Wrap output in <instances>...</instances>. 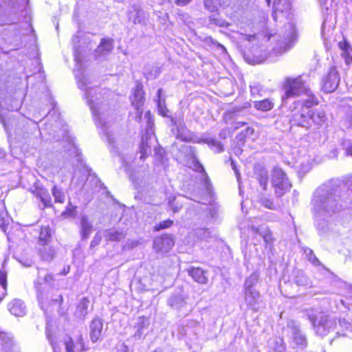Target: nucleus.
<instances>
[{
	"instance_id": "412c9836",
	"label": "nucleus",
	"mask_w": 352,
	"mask_h": 352,
	"mask_svg": "<svg viewBox=\"0 0 352 352\" xmlns=\"http://www.w3.org/2000/svg\"><path fill=\"white\" fill-rule=\"evenodd\" d=\"M113 41L111 38L102 39L100 44L96 50V56H104L108 54L113 50Z\"/></svg>"
},
{
	"instance_id": "7c9ffc66",
	"label": "nucleus",
	"mask_w": 352,
	"mask_h": 352,
	"mask_svg": "<svg viewBox=\"0 0 352 352\" xmlns=\"http://www.w3.org/2000/svg\"><path fill=\"white\" fill-rule=\"evenodd\" d=\"M260 274L257 271L254 272L252 274L248 277L244 282L243 290H254V287L258 283Z\"/></svg>"
},
{
	"instance_id": "e433bc0d",
	"label": "nucleus",
	"mask_w": 352,
	"mask_h": 352,
	"mask_svg": "<svg viewBox=\"0 0 352 352\" xmlns=\"http://www.w3.org/2000/svg\"><path fill=\"white\" fill-rule=\"evenodd\" d=\"M204 7L209 12H217L219 8L222 5L221 0H204Z\"/></svg>"
},
{
	"instance_id": "13d9d810",
	"label": "nucleus",
	"mask_w": 352,
	"mask_h": 352,
	"mask_svg": "<svg viewBox=\"0 0 352 352\" xmlns=\"http://www.w3.org/2000/svg\"><path fill=\"white\" fill-rule=\"evenodd\" d=\"M177 6H185L190 3L192 0H173Z\"/></svg>"
},
{
	"instance_id": "f257e3e1",
	"label": "nucleus",
	"mask_w": 352,
	"mask_h": 352,
	"mask_svg": "<svg viewBox=\"0 0 352 352\" xmlns=\"http://www.w3.org/2000/svg\"><path fill=\"white\" fill-rule=\"evenodd\" d=\"M316 226L322 234L327 231V219L343 207L340 202L338 189L322 186L317 189L312 199Z\"/></svg>"
},
{
	"instance_id": "a18cd8bd",
	"label": "nucleus",
	"mask_w": 352,
	"mask_h": 352,
	"mask_svg": "<svg viewBox=\"0 0 352 352\" xmlns=\"http://www.w3.org/2000/svg\"><path fill=\"white\" fill-rule=\"evenodd\" d=\"M196 235L201 240H207L210 236V232L208 228H199L197 230Z\"/></svg>"
},
{
	"instance_id": "1a4fd4ad",
	"label": "nucleus",
	"mask_w": 352,
	"mask_h": 352,
	"mask_svg": "<svg viewBox=\"0 0 352 352\" xmlns=\"http://www.w3.org/2000/svg\"><path fill=\"white\" fill-rule=\"evenodd\" d=\"M174 244L173 236L165 234L154 239L153 248L156 252L166 253L172 249Z\"/></svg>"
},
{
	"instance_id": "c9c22d12",
	"label": "nucleus",
	"mask_w": 352,
	"mask_h": 352,
	"mask_svg": "<svg viewBox=\"0 0 352 352\" xmlns=\"http://www.w3.org/2000/svg\"><path fill=\"white\" fill-rule=\"evenodd\" d=\"M176 137L177 138L180 139L184 142L191 141V137L188 131L186 129L185 126L182 125V124L177 126V133L176 134Z\"/></svg>"
},
{
	"instance_id": "4d7b16f0",
	"label": "nucleus",
	"mask_w": 352,
	"mask_h": 352,
	"mask_svg": "<svg viewBox=\"0 0 352 352\" xmlns=\"http://www.w3.org/2000/svg\"><path fill=\"white\" fill-rule=\"evenodd\" d=\"M346 121L349 123V126L352 128V107L347 111Z\"/></svg>"
},
{
	"instance_id": "de8ad7c7",
	"label": "nucleus",
	"mask_w": 352,
	"mask_h": 352,
	"mask_svg": "<svg viewBox=\"0 0 352 352\" xmlns=\"http://www.w3.org/2000/svg\"><path fill=\"white\" fill-rule=\"evenodd\" d=\"M164 155L165 151L162 147H157L155 148V157L162 163H164Z\"/></svg>"
},
{
	"instance_id": "b1692460",
	"label": "nucleus",
	"mask_w": 352,
	"mask_h": 352,
	"mask_svg": "<svg viewBox=\"0 0 352 352\" xmlns=\"http://www.w3.org/2000/svg\"><path fill=\"white\" fill-rule=\"evenodd\" d=\"M89 305V300L87 298L84 297L80 299L77 305L75 316L80 319H85L88 314Z\"/></svg>"
},
{
	"instance_id": "4be33fe9",
	"label": "nucleus",
	"mask_w": 352,
	"mask_h": 352,
	"mask_svg": "<svg viewBox=\"0 0 352 352\" xmlns=\"http://www.w3.org/2000/svg\"><path fill=\"white\" fill-rule=\"evenodd\" d=\"M32 192L38 197L40 198L41 201L43 202L44 207H50L51 204V197L48 192V191L43 188V187H35V189L32 191Z\"/></svg>"
},
{
	"instance_id": "09e8293b",
	"label": "nucleus",
	"mask_w": 352,
	"mask_h": 352,
	"mask_svg": "<svg viewBox=\"0 0 352 352\" xmlns=\"http://www.w3.org/2000/svg\"><path fill=\"white\" fill-rule=\"evenodd\" d=\"M210 24L215 25L223 27L225 25V21L221 19H219L215 14L211 15L209 17Z\"/></svg>"
},
{
	"instance_id": "393cba45",
	"label": "nucleus",
	"mask_w": 352,
	"mask_h": 352,
	"mask_svg": "<svg viewBox=\"0 0 352 352\" xmlns=\"http://www.w3.org/2000/svg\"><path fill=\"white\" fill-rule=\"evenodd\" d=\"M327 120L326 113L324 110L322 109H315V110H311L310 113V120H312V122L318 125V126H322L323 124L325 123Z\"/></svg>"
},
{
	"instance_id": "bf43d9fd",
	"label": "nucleus",
	"mask_w": 352,
	"mask_h": 352,
	"mask_svg": "<svg viewBox=\"0 0 352 352\" xmlns=\"http://www.w3.org/2000/svg\"><path fill=\"white\" fill-rule=\"evenodd\" d=\"M7 12V2L3 1L2 3H0V17L5 14Z\"/></svg>"
},
{
	"instance_id": "c756f323",
	"label": "nucleus",
	"mask_w": 352,
	"mask_h": 352,
	"mask_svg": "<svg viewBox=\"0 0 352 352\" xmlns=\"http://www.w3.org/2000/svg\"><path fill=\"white\" fill-rule=\"evenodd\" d=\"M52 237V230L49 226L41 228L38 237V243L40 245L49 244Z\"/></svg>"
},
{
	"instance_id": "7ed1b4c3",
	"label": "nucleus",
	"mask_w": 352,
	"mask_h": 352,
	"mask_svg": "<svg viewBox=\"0 0 352 352\" xmlns=\"http://www.w3.org/2000/svg\"><path fill=\"white\" fill-rule=\"evenodd\" d=\"M283 89L285 94L282 96L283 102H286L289 98L300 96L304 93L309 94V89L305 86L300 76L295 78H287L283 85Z\"/></svg>"
},
{
	"instance_id": "6e6552de",
	"label": "nucleus",
	"mask_w": 352,
	"mask_h": 352,
	"mask_svg": "<svg viewBox=\"0 0 352 352\" xmlns=\"http://www.w3.org/2000/svg\"><path fill=\"white\" fill-rule=\"evenodd\" d=\"M156 140L153 130L151 127H147L142 137V142L140 146V158L144 159L151 153V146L155 143Z\"/></svg>"
},
{
	"instance_id": "5fc2aeb1",
	"label": "nucleus",
	"mask_w": 352,
	"mask_h": 352,
	"mask_svg": "<svg viewBox=\"0 0 352 352\" xmlns=\"http://www.w3.org/2000/svg\"><path fill=\"white\" fill-rule=\"evenodd\" d=\"M338 45L340 49L342 50V52L349 51L351 49L349 43L346 41H344L343 42H340Z\"/></svg>"
},
{
	"instance_id": "c85d7f7f",
	"label": "nucleus",
	"mask_w": 352,
	"mask_h": 352,
	"mask_svg": "<svg viewBox=\"0 0 352 352\" xmlns=\"http://www.w3.org/2000/svg\"><path fill=\"white\" fill-rule=\"evenodd\" d=\"M285 28L287 29V32L284 34L285 43L289 45L296 40V32L294 25L292 23H288L285 25ZM290 46H288V48Z\"/></svg>"
},
{
	"instance_id": "ddd939ff",
	"label": "nucleus",
	"mask_w": 352,
	"mask_h": 352,
	"mask_svg": "<svg viewBox=\"0 0 352 352\" xmlns=\"http://www.w3.org/2000/svg\"><path fill=\"white\" fill-rule=\"evenodd\" d=\"M104 321L99 317L94 318L89 324V336L93 342L101 338L103 333Z\"/></svg>"
},
{
	"instance_id": "bb28decb",
	"label": "nucleus",
	"mask_w": 352,
	"mask_h": 352,
	"mask_svg": "<svg viewBox=\"0 0 352 352\" xmlns=\"http://www.w3.org/2000/svg\"><path fill=\"white\" fill-rule=\"evenodd\" d=\"M93 230V225L88 221L86 216H82L80 219V234L82 239H86Z\"/></svg>"
},
{
	"instance_id": "cd10ccee",
	"label": "nucleus",
	"mask_w": 352,
	"mask_h": 352,
	"mask_svg": "<svg viewBox=\"0 0 352 352\" xmlns=\"http://www.w3.org/2000/svg\"><path fill=\"white\" fill-rule=\"evenodd\" d=\"M125 236V234L122 231L115 229L107 230L104 232V237L107 241H120Z\"/></svg>"
},
{
	"instance_id": "6e6d98bb",
	"label": "nucleus",
	"mask_w": 352,
	"mask_h": 352,
	"mask_svg": "<svg viewBox=\"0 0 352 352\" xmlns=\"http://www.w3.org/2000/svg\"><path fill=\"white\" fill-rule=\"evenodd\" d=\"M44 282L52 285L54 282V278L52 274H47L44 277Z\"/></svg>"
},
{
	"instance_id": "20e7f679",
	"label": "nucleus",
	"mask_w": 352,
	"mask_h": 352,
	"mask_svg": "<svg viewBox=\"0 0 352 352\" xmlns=\"http://www.w3.org/2000/svg\"><path fill=\"white\" fill-rule=\"evenodd\" d=\"M272 184L275 190V194L278 197L283 196L288 191L292 185L284 171L278 167L273 169L272 175Z\"/></svg>"
},
{
	"instance_id": "052dcab7",
	"label": "nucleus",
	"mask_w": 352,
	"mask_h": 352,
	"mask_svg": "<svg viewBox=\"0 0 352 352\" xmlns=\"http://www.w3.org/2000/svg\"><path fill=\"white\" fill-rule=\"evenodd\" d=\"M345 151L347 155L352 156V142L345 144Z\"/></svg>"
},
{
	"instance_id": "338daca9",
	"label": "nucleus",
	"mask_w": 352,
	"mask_h": 352,
	"mask_svg": "<svg viewBox=\"0 0 352 352\" xmlns=\"http://www.w3.org/2000/svg\"><path fill=\"white\" fill-rule=\"evenodd\" d=\"M74 208H70L68 206L65 213L67 214L68 216H73L74 214Z\"/></svg>"
},
{
	"instance_id": "f8f14e48",
	"label": "nucleus",
	"mask_w": 352,
	"mask_h": 352,
	"mask_svg": "<svg viewBox=\"0 0 352 352\" xmlns=\"http://www.w3.org/2000/svg\"><path fill=\"white\" fill-rule=\"evenodd\" d=\"M311 110L307 107H301L300 109L294 111L292 115V122L302 127L310 126Z\"/></svg>"
},
{
	"instance_id": "39448f33",
	"label": "nucleus",
	"mask_w": 352,
	"mask_h": 352,
	"mask_svg": "<svg viewBox=\"0 0 352 352\" xmlns=\"http://www.w3.org/2000/svg\"><path fill=\"white\" fill-rule=\"evenodd\" d=\"M317 335L323 337L333 330L336 326V321L327 315L320 314L319 316L309 317Z\"/></svg>"
},
{
	"instance_id": "f704fd0d",
	"label": "nucleus",
	"mask_w": 352,
	"mask_h": 352,
	"mask_svg": "<svg viewBox=\"0 0 352 352\" xmlns=\"http://www.w3.org/2000/svg\"><path fill=\"white\" fill-rule=\"evenodd\" d=\"M254 107L258 110H261L262 111H267L273 108L274 104L270 100L265 99L263 100L254 102Z\"/></svg>"
},
{
	"instance_id": "72a5a7b5",
	"label": "nucleus",
	"mask_w": 352,
	"mask_h": 352,
	"mask_svg": "<svg viewBox=\"0 0 352 352\" xmlns=\"http://www.w3.org/2000/svg\"><path fill=\"white\" fill-rule=\"evenodd\" d=\"M302 95L306 96V98L302 100V107H307L309 109L318 104L317 99L313 95L311 91L309 89V94L304 93Z\"/></svg>"
},
{
	"instance_id": "603ef678",
	"label": "nucleus",
	"mask_w": 352,
	"mask_h": 352,
	"mask_svg": "<svg viewBox=\"0 0 352 352\" xmlns=\"http://www.w3.org/2000/svg\"><path fill=\"white\" fill-rule=\"evenodd\" d=\"M102 240V236L96 233L90 243V248H93L98 245Z\"/></svg>"
},
{
	"instance_id": "37998d69",
	"label": "nucleus",
	"mask_w": 352,
	"mask_h": 352,
	"mask_svg": "<svg viewBox=\"0 0 352 352\" xmlns=\"http://www.w3.org/2000/svg\"><path fill=\"white\" fill-rule=\"evenodd\" d=\"M309 279L301 272H298L295 277V283L298 285H308L309 284Z\"/></svg>"
},
{
	"instance_id": "58836bf2",
	"label": "nucleus",
	"mask_w": 352,
	"mask_h": 352,
	"mask_svg": "<svg viewBox=\"0 0 352 352\" xmlns=\"http://www.w3.org/2000/svg\"><path fill=\"white\" fill-rule=\"evenodd\" d=\"M52 193L56 202L61 204L64 202L65 196L60 188H58L56 186H54L52 190Z\"/></svg>"
},
{
	"instance_id": "864d4df0",
	"label": "nucleus",
	"mask_w": 352,
	"mask_h": 352,
	"mask_svg": "<svg viewBox=\"0 0 352 352\" xmlns=\"http://www.w3.org/2000/svg\"><path fill=\"white\" fill-rule=\"evenodd\" d=\"M342 56L344 59V61H345L346 65H350L351 63V62H352V57L350 55L349 50L346 51V52H342Z\"/></svg>"
},
{
	"instance_id": "c03bdc74",
	"label": "nucleus",
	"mask_w": 352,
	"mask_h": 352,
	"mask_svg": "<svg viewBox=\"0 0 352 352\" xmlns=\"http://www.w3.org/2000/svg\"><path fill=\"white\" fill-rule=\"evenodd\" d=\"M173 224V221L170 219H167L163 221L160 222L156 224L154 227L155 231H160L163 229L168 228Z\"/></svg>"
},
{
	"instance_id": "69168bd1",
	"label": "nucleus",
	"mask_w": 352,
	"mask_h": 352,
	"mask_svg": "<svg viewBox=\"0 0 352 352\" xmlns=\"http://www.w3.org/2000/svg\"><path fill=\"white\" fill-rule=\"evenodd\" d=\"M192 324H195L196 327H195V333L197 335L198 333H200L201 330L202 329V327L200 326L199 324H198L197 322H192Z\"/></svg>"
},
{
	"instance_id": "ea45409f",
	"label": "nucleus",
	"mask_w": 352,
	"mask_h": 352,
	"mask_svg": "<svg viewBox=\"0 0 352 352\" xmlns=\"http://www.w3.org/2000/svg\"><path fill=\"white\" fill-rule=\"evenodd\" d=\"M201 142L208 144L210 146L214 148L215 152H221L223 148L222 145L216 140L212 138H206L202 140Z\"/></svg>"
},
{
	"instance_id": "4468645a",
	"label": "nucleus",
	"mask_w": 352,
	"mask_h": 352,
	"mask_svg": "<svg viewBox=\"0 0 352 352\" xmlns=\"http://www.w3.org/2000/svg\"><path fill=\"white\" fill-rule=\"evenodd\" d=\"M131 100L132 105L137 110L138 117L140 118L142 113V107L144 102V93L141 84L136 86Z\"/></svg>"
},
{
	"instance_id": "3c124183",
	"label": "nucleus",
	"mask_w": 352,
	"mask_h": 352,
	"mask_svg": "<svg viewBox=\"0 0 352 352\" xmlns=\"http://www.w3.org/2000/svg\"><path fill=\"white\" fill-rule=\"evenodd\" d=\"M65 349L67 352H74V342L72 338H68L65 340Z\"/></svg>"
},
{
	"instance_id": "49530a36",
	"label": "nucleus",
	"mask_w": 352,
	"mask_h": 352,
	"mask_svg": "<svg viewBox=\"0 0 352 352\" xmlns=\"http://www.w3.org/2000/svg\"><path fill=\"white\" fill-rule=\"evenodd\" d=\"M262 87L258 83H254L252 85H250V92L251 94L254 96H261Z\"/></svg>"
},
{
	"instance_id": "473e14b6",
	"label": "nucleus",
	"mask_w": 352,
	"mask_h": 352,
	"mask_svg": "<svg viewBox=\"0 0 352 352\" xmlns=\"http://www.w3.org/2000/svg\"><path fill=\"white\" fill-rule=\"evenodd\" d=\"M162 89H159L157 91V99L155 100L157 102V107L160 114L163 116H166L168 112V109L165 105V99L162 97Z\"/></svg>"
},
{
	"instance_id": "f03ea898",
	"label": "nucleus",
	"mask_w": 352,
	"mask_h": 352,
	"mask_svg": "<svg viewBox=\"0 0 352 352\" xmlns=\"http://www.w3.org/2000/svg\"><path fill=\"white\" fill-rule=\"evenodd\" d=\"M89 79L87 76H83L82 79L78 80V87L85 91V98L89 106L93 115L103 131L104 134L107 137L109 143L113 142V135L108 131L109 126L103 120L104 111L107 109V104L104 103V96L102 94L101 89L96 87H89Z\"/></svg>"
},
{
	"instance_id": "a211bd4d",
	"label": "nucleus",
	"mask_w": 352,
	"mask_h": 352,
	"mask_svg": "<svg viewBox=\"0 0 352 352\" xmlns=\"http://www.w3.org/2000/svg\"><path fill=\"white\" fill-rule=\"evenodd\" d=\"M251 230L253 234L261 237L266 244H270L272 241V236L271 232L268 230V228L263 224L259 227H256L254 225L251 226Z\"/></svg>"
},
{
	"instance_id": "774afa93",
	"label": "nucleus",
	"mask_w": 352,
	"mask_h": 352,
	"mask_svg": "<svg viewBox=\"0 0 352 352\" xmlns=\"http://www.w3.org/2000/svg\"><path fill=\"white\" fill-rule=\"evenodd\" d=\"M175 201V197H170L168 199V206H172L173 204H174Z\"/></svg>"
},
{
	"instance_id": "2f4dec72",
	"label": "nucleus",
	"mask_w": 352,
	"mask_h": 352,
	"mask_svg": "<svg viewBox=\"0 0 352 352\" xmlns=\"http://www.w3.org/2000/svg\"><path fill=\"white\" fill-rule=\"evenodd\" d=\"M289 3L288 0H274V14H273L274 19L276 20L277 12H283L289 8Z\"/></svg>"
},
{
	"instance_id": "2eb2a0df",
	"label": "nucleus",
	"mask_w": 352,
	"mask_h": 352,
	"mask_svg": "<svg viewBox=\"0 0 352 352\" xmlns=\"http://www.w3.org/2000/svg\"><path fill=\"white\" fill-rule=\"evenodd\" d=\"M192 164L193 166V169L195 170L203 173V186H204V188L207 194L210 195L212 193V186L209 177L207 175L203 165L198 161V160L195 156L192 157Z\"/></svg>"
},
{
	"instance_id": "dca6fc26",
	"label": "nucleus",
	"mask_w": 352,
	"mask_h": 352,
	"mask_svg": "<svg viewBox=\"0 0 352 352\" xmlns=\"http://www.w3.org/2000/svg\"><path fill=\"white\" fill-rule=\"evenodd\" d=\"M38 299L41 305V308L45 311H51V308L57 305H60L63 302V296L58 295L55 298H50L47 296H45L43 294H38Z\"/></svg>"
},
{
	"instance_id": "0eeeda50",
	"label": "nucleus",
	"mask_w": 352,
	"mask_h": 352,
	"mask_svg": "<svg viewBox=\"0 0 352 352\" xmlns=\"http://www.w3.org/2000/svg\"><path fill=\"white\" fill-rule=\"evenodd\" d=\"M127 18L133 24L146 25L149 19V14L140 6L134 4L129 8Z\"/></svg>"
},
{
	"instance_id": "a878e982",
	"label": "nucleus",
	"mask_w": 352,
	"mask_h": 352,
	"mask_svg": "<svg viewBox=\"0 0 352 352\" xmlns=\"http://www.w3.org/2000/svg\"><path fill=\"white\" fill-rule=\"evenodd\" d=\"M41 246L38 250L41 259L45 261H52L56 254L55 250L52 246H50L49 244Z\"/></svg>"
},
{
	"instance_id": "9b49d317",
	"label": "nucleus",
	"mask_w": 352,
	"mask_h": 352,
	"mask_svg": "<svg viewBox=\"0 0 352 352\" xmlns=\"http://www.w3.org/2000/svg\"><path fill=\"white\" fill-rule=\"evenodd\" d=\"M244 300L246 305L254 311H258L263 305L260 293L254 290H243Z\"/></svg>"
},
{
	"instance_id": "5701e85b",
	"label": "nucleus",
	"mask_w": 352,
	"mask_h": 352,
	"mask_svg": "<svg viewBox=\"0 0 352 352\" xmlns=\"http://www.w3.org/2000/svg\"><path fill=\"white\" fill-rule=\"evenodd\" d=\"M188 274L193 280L200 284H206L208 278L204 271L199 267H192L188 270Z\"/></svg>"
},
{
	"instance_id": "4c0bfd02",
	"label": "nucleus",
	"mask_w": 352,
	"mask_h": 352,
	"mask_svg": "<svg viewBox=\"0 0 352 352\" xmlns=\"http://www.w3.org/2000/svg\"><path fill=\"white\" fill-rule=\"evenodd\" d=\"M256 175L260 185L263 187V190H266L268 179L267 171L264 168H261L256 172Z\"/></svg>"
},
{
	"instance_id": "423d86ee",
	"label": "nucleus",
	"mask_w": 352,
	"mask_h": 352,
	"mask_svg": "<svg viewBox=\"0 0 352 352\" xmlns=\"http://www.w3.org/2000/svg\"><path fill=\"white\" fill-rule=\"evenodd\" d=\"M286 331L289 334L292 343L296 346L304 349L307 345V338L302 332L298 322L291 320L288 322Z\"/></svg>"
},
{
	"instance_id": "79ce46f5",
	"label": "nucleus",
	"mask_w": 352,
	"mask_h": 352,
	"mask_svg": "<svg viewBox=\"0 0 352 352\" xmlns=\"http://www.w3.org/2000/svg\"><path fill=\"white\" fill-rule=\"evenodd\" d=\"M0 285L3 289V293L1 296H0V302L3 300V298L6 295V288H7V274L6 272L0 270Z\"/></svg>"
},
{
	"instance_id": "6ab92c4d",
	"label": "nucleus",
	"mask_w": 352,
	"mask_h": 352,
	"mask_svg": "<svg viewBox=\"0 0 352 352\" xmlns=\"http://www.w3.org/2000/svg\"><path fill=\"white\" fill-rule=\"evenodd\" d=\"M168 305L174 309L180 310L186 306V302L184 296L179 293L173 294L169 297Z\"/></svg>"
},
{
	"instance_id": "aec40b11",
	"label": "nucleus",
	"mask_w": 352,
	"mask_h": 352,
	"mask_svg": "<svg viewBox=\"0 0 352 352\" xmlns=\"http://www.w3.org/2000/svg\"><path fill=\"white\" fill-rule=\"evenodd\" d=\"M149 325V320L148 318L144 316L139 317L134 326V329H136L134 336L136 338L140 339L143 335L144 330L147 329Z\"/></svg>"
},
{
	"instance_id": "8fccbe9b",
	"label": "nucleus",
	"mask_w": 352,
	"mask_h": 352,
	"mask_svg": "<svg viewBox=\"0 0 352 352\" xmlns=\"http://www.w3.org/2000/svg\"><path fill=\"white\" fill-rule=\"evenodd\" d=\"M261 204L266 208L270 210H274L276 208L275 205L274 204L272 199L263 198L261 201Z\"/></svg>"
},
{
	"instance_id": "9d476101",
	"label": "nucleus",
	"mask_w": 352,
	"mask_h": 352,
	"mask_svg": "<svg viewBox=\"0 0 352 352\" xmlns=\"http://www.w3.org/2000/svg\"><path fill=\"white\" fill-rule=\"evenodd\" d=\"M322 82V89L325 92L331 93L335 91L340 82V76L337 69L331 67Z\"/></svg>"
},
{
	"instance_id": "a19ab883",
	"label": "nucleus",
	"mask_w": 352,
	"mask_h": 352,
	"mask_svg": "<svg viewBox=\"0 0 352 352\" xmlns=\"http://www.w3.org/2000/svg\"><path fill=\"white\" fill-rule=\"evenodd\" d=\"M304 253L309 261L311 262L313 265L317 266L320 264L319 260L316 256L312 250L309 248H305Z\"/></svg>"
},
{
	"instance_id": "680f3d73",
	"label": "nucleus",
	"mask_w": 352,
	"mask_h": 352,
	"mask_svg": "<svg viewBox=\"0 0 352 352\" xmlns=\"http://www.w3.org/2000/svg\"><path fill=\"white\" fill-rule=\"evenodd\" d=\"M266 58H267V56L265 54L264 56H256L254 58V60L252 62V64L261 63L266 59Z\"/></svg>"
},
{
	"instance_id": "f3484780",
	"label": "nucleus",
	"mask_w": 352,
	"mask_h": 352,
	"mask_svg": "<svg viewBox=\"0 0 352 352\" xmlns=\"http://www.w3.org/2000/svg\"><path fill=\"white\" fill-rule=\"evenodd\" d=\"M10 312L17 317H21L26 314V307L21 300L14 299L8 305Z\"/></svg>"
},
{
	"instance_id": "e2e57ef3",
	"label": "nucleus",
	"mask_w": 352,
	"mask_h": 352,
	"mask_svg": "<svg viewBox=\"0 0 352 352\" xmlns=\"http://www.w3.org/2000/svg\"><path fill=\"white\" fill-rule=\"evenodd\" d=\"M177 15L178 18L183 20L184 22H186L189 19V16L186 13H178Z\"/></svg>"
},
{
	"instance_id": "0e129e2a",
	"label": "nucleus",
	"mask_w": 352,
	"mask_h": 352,
	"mask_svg": "<svg viewBox=\"0 0 352 352\" xmlns=\"http://www.w3.org/2000/svg\"><path fill=\"white\" fill-rule=\"evenodd\" d=\"M169 208L174 213H175L181 209L182 206L173 204L172 206H170Z\"/></svg>"
}]
</instances>
